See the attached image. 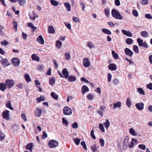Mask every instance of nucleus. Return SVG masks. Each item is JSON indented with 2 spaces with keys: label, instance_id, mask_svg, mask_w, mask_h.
I'll list each match as a JSON object with an SVG mask.
<instances>
[{
  "label": "nucleus",
  "instance_id": "obj_1",
  "mask_svg": "<svg viewBox=\"0 0 152 152\" xmlns=\"http://www.w3.org/2000/svg\"><path fill=\"white\" fill-rule=\"evenodd\" d=\"M111 14L113 17L117 19L122 20L123 18L120 14L116 10L113 9L111 12Z\"/></svg>",
  "mask_w": 152,
  "mask_h": 152
},
{
  "label": "nucleus",
  "instance_id": "obj_2",
  "mask_svg": "<svg viewBox=\"0 0 152 152\" xmlns=\"http://www.w3.org/2000/svg\"><path fill=\"white\" fill-rule=\"evenodd\" d=\"M5 83L6 84L4 83H0V90L2 91H3L6 89V86L10 87V80L7 79L5 81Z\"/></svg>",
  "mask_w": 152,
  "mask_h": 152
},
{
  "label": "nucleus",
  "instance_id": "obj_3",
  "mask_svg": "<svg viewBox=\"0 0 152 152\" xmlns=\"http://www.w3.org/2000/svg\"><path fill=\"white\" fill-rule=\"evenodd\" d=\"M58 141L53 140H50L48 142V145L50 148H56L58 146Z\"/></svg>",
  "mask_w": 152,
  "mask_h": 152
},
{
  "label": "nucleus",
  "instance_id": "obj_4",
  "mask_svg": "<svg viewBox=\"0 0 152 152\" xmlns=\"http://www.w3.org/2000/svg\"><path fill=\"white\" fill-rule=\"evenodd\" d=\"M64 114L66 115H69L72 113V110L68 107H65L63 110Z\"/></svg>",
  "mask_w": 152,
  "mask_h": 152
},
{
  "label": "nucleus",
  "instance_id": "obj_5",
  "mask_svg": "<svg viewBox=\"0 0 152 152\" xmlns=\"http://www.w3.org/2000/svg\"><path fill=\"white\" fill-rule=\"evenodd\" d=\"M137 42L139 46H142L146 48H148V47L147 44L145 42H143V41L142 39L140 38H138Z\"/></svg>",
  "mask_w": 152,
  "mask_h": 152
},
{
  "label": "nucleus",
  "instance_id": "obj_6",
  "mask_svg": "<svg viewBox=\"0 0 152 152\" xmlns=\"http://www.w3.org/2000/svg\"><path fill=\"white\" fill-rule=\"evenodd\" d=\"M11 63L14 66H19L20 61L17 58H14L11 59Z\"/></svg>",
  "mask_w": 152,
  "mask_h": 152
},
{
  "label": "nucleus",
  "instance_id": "obj_7",
  "mask_svg": "<svg viewBox=\"0 0 152 152\" xmlns=\"http://www.w3.org/2000/svg\"><path fill=\"white\" fill-rule=\"evenodd\" d=\"M9 111L7 110H5L2 113L3 118L7 120H9Z\"/></svg>",
  "mask_w": 152,
  "mask_h": 152
},
{
  "label": "nucleus",
  "instance_id": "obj_8",
  "mask_svg": "<svg viewBox=\"0 0 152 152\" xmlns=\"http://www.w3.org/2000/svg\"><path fill=\"white\" fill-rule=\"evenodd\" d=\"M1 62L2 65L4 67H6L9 65V62L6 58H3L1 60Z\"/></svg>",
  "mask_w": 152,
  "mask_h": 152
},
{
  "label": "nucleus",
  "instance_id": "obj_9",
  "mask_svg": "<svg viewBox=\"0 0 152 152\" xmlns=\"http://www.w3.org/2000/svg\"><path fill=\"white\" fill-rule=\"evenodd\" d=\"M83 64L84 66L86 67H88L90 66V62L87 58H86L83 59Z\"/></svg>",
  "mask_w": 152,
  "mask_h": 152
},
{
  "label": "nucleus",
  "instance_id": "obj_10",
  "mask_svg": "<svg viewBox=\"0 0 152 152\" xmlns=\"http://www.w3.org/2000/svg\"><path fill=\"white\" fill-rule=\"evenodd\" d=\"M144 104L142 103H137L135 104L137 108L139 110H142L144 108Z\"/></svg>",
  "mask_w": 152,
  "mask_h": 152
},
{
  "label": "nucleus",
  "instance_id": "obj_11",
  "mask_svg": "<svg viewBox=\"0 0 152 152\" xmlns=\"http://www.w3.org/2000/svg\"><path fill=\"white\" fill-rule=\"evenodd\" d=\"M124 51L126 55L130 57H132L133 55V52L128 48H126L124 50Z\"/></svg>",
  "mask_w": 152,
  "mask_h": 152
},
{
  "label": "nucleus",
  "instance_id": "obj_12",
  "mask_svg": "<svg viewBox=\"0 0 152 152\" xmlns=\"http://www.w3.org/2000/svg\"><path fill=\"white\" fill-rule=\"evenodd\" d=\"M37 41L40 44L43 45L44 43V40L41 35H39L38 36L37 39Z\"/></svg>",
  "mask_w": 152,
  "mask_h": 152
},
{
  "label": "nucleus",
  "instance_id": "obj_13",
  "mask_svg": "<svg viewBox=\"0 0 152 152\" xmlns=\"http://www.w3.org/2000/svg\"><path fill=\"white\" fill-rule=\"evenodd\" d=\"M35 113L36 116L38 117H40L42 113L41 110L38 108H37L35 111Z\"/></svg>",
  "mask_w": 152,
  "mask_h": 152
},
{
  "label": "nucleus",
  "instance_id": "obj_14",
  "mask_svg": "<svg viewBox=\"0 0 152 152\" xmlns=\"http://www.w3.org/2000/svg\"><path fill=\"white\" fill-rule=\"evenodd\" d=\"M109 69L111 70L114 71L115 70L117 69L116 65L114 64H110L108 66Z\"/></svg>",
  "mask_w": 152,
  "mask_h": 152
},
{
  "label": "nucleus",
  "instance_id": "obj_15",
  "mask_svg": "<svg viewBox=\"0 0 152 152\" xmlns=\"http://www.w3.org/2000/svg\"><path fill=\"white\" fill-rule=\"evenodd\" d=\"M89 91L88 88L85 85L83 86L82 88L81 92L83 94H84L86 92Z\"/></svg>",
  "mask_w": 152,
  "mask_h": 152
},
{
  "label": "nucleus",
  "instance_id": "obj_16",
  "mask_svg": "<svg viewBox=\"0 0 152 152\" xmlns=\"http://www.w3.org/2000/svg\"><path fill=\"white\" fill-rule=\"evenodd\" d=\"M122 31L124 34L127 36L129 37H132V33L129 31L122 30Z\"/></svg>",
  "mask_w": 152,
  "mask_h": 152
},
{
  "label": "nucleus",
  "instance_id": "obj_17",
  "mask_svg": "<svg viewBox=\"0 0 152 152\" xmlns=\"http://www.w3.org/2000/svg\"><path fill=\"white\" fill-rule=\"evenodd\" d=\"M62 73L65 78H68V77L69 73L66 69H64L62 71Z\"/></svg>",
  "mask_w": 152,
  "mask_h": 152
},
{
  "label": "nucleus",
  "instance_id": "obj_18",
  "mask_svg": "<svg viewBox=\"0 0 152 152\" xmlns=\"http://www.w3.org/2000/svg\"><path fill=\"white\" fill-rule=\"evenodd\" d=\"M27 25L28 27L31 28L33 32H34L37 29V28L34 26L33 24L31 23H28Z\"/></svg>",
  "mask_w": 152,
  "mask_h": 152
},
{
  "label": "nucleus",
  "instance_id": "obj_19",
  "mask_svg": "<svg viewBox=\"0 0 152 152\" xmlns=\"http://www.w3.org/2000/svg\"><path fill=\"white\" fill-rule=\"evenodd\" d=\"M48 31L49 33L53 34L55 33V29L52 26H50L48 27Z\"/></svg>",
  "mask_w": 152,
  "mask_h": 152
},
{
  "label": "nucleus",
  "instance_id": "obj_20",
  "mask_svg": "<svg viewBox=\"0 0 152 152\" xmlns=\"http://www.w3.org/2000/svg\"><path fill=\"white\" fill-rule=\"evenodd\" d=\"M31 58L33 60L37 61H39V57L35 54H34L31 55Z\"/></svg>",
  "mask_w": 152,
  "mask_h": 152
},
{
  "label": "nucleus",
  "instance_id": "obj_21",
  "mask_svg": "<svg viewBox=\"0 0 152 152\" xmlns=\"http://www.w3.org/2000/svg\"><path fill=\"white\" fill-rule=\"evenodd\" d=\"M121 106V103L120 102H118L116 103L113 104V108L115 109L120 108Z\"/></svg>",
  "mask_w": 152,
  "mask_h": 152
},
{
  "label": "nucleus",
  "instance_id": "obj_22",
  "mask_svg": "<svg viewBox=\"0 0 152 152\" xmlns=\"http://www.w3.org/2000/svg\"><path fill=\"white\" fill-rule=\"evenodd\" d=\"M64 5L67 11L70 12L71 10V5L69 3H65L64 4Z\"/></svg>",
  "mask_w": 152,
  "mask_h": 152
},
{
  "label": "nucleus",
  "instance_id": "obj_23",
  "mask_svg": "<svg viewBox=\"0 0 152 152\" xmlns=\"http://www.w3.org/2000/svg\"><path fill=\"white\" fill-rule=\"evenodd\" d=\"M102 31L103 33L107 34L110 35L111 34V31L109 30L106 28H102Z\"/></svg>",
  "mask_w": 152,
  "mask_h": 152
},
{
  "label": "nucleus",
  "instance_id": "obj_24",
  "mask_svg": "<svg viewBox=\"0 0 152 152\" xmlns=\"http://www.w3.org/2000/svg\"><path fill=\"white\" fill-rule=\"evenodd\" d=\"M104 125L106 129L108 128L110 125V123L108 119H107L106 120V121L104 123Z\"/></svg>",
  "mask_w": 152,
  "mask_h": 152
},
{
  "label": "nucleus",
  "instance_id": "obj_25",
  "mask_svg": "<svg viewBox=\"0 0 152 152\" xmlns=\"http://www.w3.org/2000/svg\"><path fill=\"white\" fill-rule=\"evenodd\" d=\"M99 147L96 145L94 144L91 146V148L93 151V152H96Z\"/></svg>",
  "mask_w": 152,
  "mask_h": 152
},
{
  "label": "nucleus",
  "instance_id": "obj_26",
  "mask_svg": "<svg viewBox=\"0 0 152 152\" xmlns=\"http://www.w3.org/2000/svg\"><path fill=\"white\" fill-rule=\"evenodd\" d=\"M68 77V79L69 81L73 82L76 80V78L74 76L70 75Z\"/></svg>",
  "mask_w": 152,
  "mask_h": 152
},
{
  "label": "nucleus",
  "instance_id": "obj_27",
  "mask_svg": "<svg viewBox=\"0 0 152 152\" xmlns=\"http://www.w3.org/2000/svg\"><path fill=\"white\" fill-rule=\"evenodd\" d=\"M141 35L144 37H148V34L147 32L146 31H143L141 32Z\"/></svg>",
  "mask_w": 152,
  "mask_h": 152
},
{
  "label": "nucleus",
  "instance_id": "obj_28",
  "mask_svg": "<svg viewBox=\"0 0 152 152\" xmlns=\"http://www.w3.org/2000/svg\"><path fill=\"white\" fill-rule=\"evenodd\" d=\"M129 132L133 136H135L137 135L134 130L132 128H131L129 129Z\"/></svg>",
  "mask_w": 152,
  "mask_h": 152
},
{
  "label": "nucleus",
  "instance_id": "obj_29",
  "mask_svg": "<svg viewBox=\"0 0 152 152\" xmlns=\"http://www.w3.org/2000/svg\"><path fill=\"white\" fill-rule=\"evenodd\" d=\"M19 128V126L17 125H13L11 128V129L14 131H17Z\"/></svg>",
  "mask_w": 152,
  "mask_h": 152
},
{
  "label": "nucleus",
  "instance_id": "obj_30",
  "mask_svg": "<svg viewBox=\"0 0 152 152\" xmlns=\"http://www.w3.org/2000/svg\"><path fill=\"white\" fill-rule=\"evenodd\" d=\"M137 91L140 94L143 95H145V93L144 90L141 88H138L137 89Z\"/></svg>",
  "mask_w": 152,
  "mask_h": 152
},
{
  "label": "nucleus",
  "instance_id": "obj_31",
  "mask_svg": "<svg viewBox=\"0 0 152 152\" xmlns=\"http://www.w3.org/2000/svg\"><path fill=\"white\" fill-rule=\"evenodd\" d=\"M87 45L88 47L90 48H93L95 47L94 45L93 44L92 42H88L87 43Z\"/></svg>",
  "mask_w": 152,
  "mask_h": 152
},
{
  "label": "nucleus",
  "instance_id": "obj_32",
  "mask_svg": "<svg viewBox=\"0 0 152 152\" xmlns=\"http://www.w3.org/2000/svg\"><path fill=\"white\" fill-rule=\"evenodd\" d=\"M126 104L128 107H130L131 105V102L130 99L129 98H128L126 101Z\"/></svg>",
  "mask_w": 152,
  "mask_h": 152
},
{
  "label": "nucleus",
  "instance_id": "obj_33",
  "mask_svg": "<svg viewBox=\"0 0 152 152\" xmlns=\"http://www.w3.org/2000/svg\"><path fill=\"white\" fill-rule=\"evenodd\" d=\"M51 4L54 6H56L58 4V3L54 0H50Z\"/></svg>",
  "mask_w": 152,
  "mask_h": 152
},
{
  "label": "nucleus",
  "instance_id": "obj_34",
  "mask_svg": "<svg viewBox=\"0 0 152 152\" xmlns=\"http://www.w3.org/2000/svg\"><path fill=\"white\" fill-rule=\"evenodd\" d=\"M32 144L31 143H28L26 145V148L31 152L32 148Z\"/></svg>",
  "mask_w": 152,
  "mask_h": 152
},
{
  "label": "nucleus",
  "instance_id": "obj_35",
  "mask_svg": "<svg viewBox=\"0 0 152 152\" xmlns=\"http://www.w3.org/2000/svg\"><path fill=\"white\" fill-rule=\"evenodd\" d=\"M25 78L27 82H30L31 79H30L29 75L28 74H26L25 75Z\"/></svg>",
  "mask_w": 152,
  "mask_h": 152
},
{
  "label": "nucleus",
  "instance_id": "obj_36",
  "mask_svg": "<svg viewBox=\"0 0 152 152\" xmlns=\"http://www.w3.org/2000/svg\"><path fill=\"white\" fill-rule=\"evenodd\" d=\"M52 97L55 99H58V95L55 92H53L51 94Z\"/></svg>",
  "mask_w": 152,
  "mask_h": 152
},
{
  "label": "nucleus",
  "instance_id": "obj_37",
  "mask_svg": "<svg viewBox=\"0 0 152 152\" xmlns=\"http://www.w3.org/2000/svg\"><path fill=\"white\" fill-rule=\"evenodd\" d=\"M104 12L105 15L107 17H109L110 14V11L109 9H105L104 10Z\"/></svg>",
  "mask_w": 152,
  "mask_h": 152
},
{
  "label": "nucleus",
  "instance_id": "obj_38",
  "mask_svg": "<svg viewBox=\"0 0 152 152\" xmlns=\"http://www.w3.org/2000/svg\"><path fill=\"white\" fill-rule=\"evenodd\" d=\"M126 43L128 45H131L133 43V40L131 38H127L126 40Z\"/></svg>",
  "mask_w": 152,
  "mask_h": 152
},
{
  "label": "nucleus",
  "instance_id": "obj_39",
  "mask_svg": "<svg viewBox=\"0 0 152 152\" xmlns=\"http://www.w3.org/2000/svg\"><path fill=\"white\" fill-rule=\"evenodd\" d=\"M37 99L38 102H39L41 101H44L45 99L44 97L42 96H41L37 98Z\"/></svg>",
  "mask_w": 152,
  "mask_h": 152
},
{
  "label": "nucleus",
  "instance_id": "obj_40",
  "mask_svg": "<svg viewBox=\"0 0 152 152\" xmlns=\"http://www.w3.org/2000/svg\"><path fill=\"white\" fill-rule=\"evenodd\" d=\"M65 59L68 60H69L71 58V56L69 53H67L65 54Z\"/></svg>",
  "mask_w": 152,
  "mask_h": 152
},
{
  "label": "nucleus",
  "instance_id": "obj_41",
  "mask_svg": "<svg viewBox=\"0 0 152 152\" xmlns=\"http://www.w3.org/2000/svg\"><path fill=\"white\" fill-rule=\"evenodd\" d=\"M13 25L16 31H17V28L18 26V24L15 21V20H14L13 22Z\"/></svg>",
  "mask_w": 152,
  "mask_h": 152
},
{
  "label": "nucleus",
  "instance_id": "obj_42",
  "mask_svg": "<svg viewBox=\"0 0 152 152\" xmlns=\"http://www.w3.org/2000/svg\"><path fill=\"white\" fill-rule=\"evenodd\" d=\"M133 49L134 51L136 53H139V50L138 47L137 46L135 45H134Z\"/></svg>",
  "mask_w": 152,
  "mask_h": 152
},
{
  "label": "nucleus",
  "instance_id": "obj_43",
  "mask_svg": "<svg viewBox=\"0 0 152 152\" xmlns=\"http://www.w3.org/2000/svg\"><path fill=\"white\" fill-rule=\"evenodd\" d=\"M99 126L100 130L102 132H104V129L103 124L102 123L100 124L99 125Z\"/></svg>",
  "mask_w": 152,
  "mask_h": 152
},
{
  "label": "nucleus",
  "instance_id": "obj_44",
  "mask_svg": "<svg viewBox=\"0 0 152 152\" xmlns=\"http://www.w3.org/2000/svg\"><path fill=\"white\" fill-rule=\"evenodd\" d=\"M112 53L114 58L115 59H117L118 58V55L115 53L114 51H112Z\"/></svg>",
  "mask_w": 152,
  "mask_h": 152
},
{
  "label": "nucleus",
  "instance_id": "obj_45",
  "mask_svg": "<svg viewBox=\"0 0 152 152\" xmlns=\"http://www.w3.org/2000/svg\"><path fill=\"white\" fill-rule=\"evenodd\" d=\"M62 44V42L60 41H57L56 42V45L57 47L59 49Z\"/></svg>",
  "mask_w": 152,
  "mask_h": 152
},
{
  "label": "nucleus",
  "instance_id": "obj_46",
  "mask_svg": "<svg viewBox=\"0 0 152 152\" xmlns=\"http://www.w3.org/2000/svg\"><path fill=\"white\" fill-rule=\"evenodd\" d=\"M20 5L21 6L23 5L26 3V0H18Z\"/></svg>",
  "mask_w": 152,
  "mask_h": 152
},
{
  "label": "nucleus",
  "instance_id": "obj_47",
  "mask_svg": "<svg viewBox=\"0 0 152 152\" xmlns=\"http://www.w3.org/2000/svg\"><path fill=\"white\" fill-rule=\"evenodd\" d=\"M113 82L114 85H116L119 83V81L117 78H115L113 80Z\"/></svg>",
  "mask_w": 152,
  "mask_h": 152
},
{
  "label": "nucleus",
  "instance_id": "obj_48",
  "mask_svg": "<svg viewBox=\"0 0 152 152\" xmlns=\"http://www.w3.org/2000/svg\"><path fill=\"white\" fill-rule=\"evenodd\" d=\"M72 126L73 129H76L77 128L78 126L77 123V122H75L72 124Z\"/></svg>",
  "mask_w": 152,
  "mask_h": 152
},
{
  "label": "nucleus",
  "instance_id": "obj_49",
  "mask_svg": "<svg viewBox=\"0 0 152 152\" xmlns=\"http://www.w3.org/2000/svg\"><path fill=\"white\" fill-rule=\"evenodd\" d=\"M55 82V79L54 78L50 79L49 80V83L51 85H53Z\"/></svg>",
  "mask_w": 152,
  "mask_h": 152
},
{
  "label": "nucleus",
  "instance_id": "obj_50",
  "mask_svg": "<svg viewBox=\"0 0 152 152\" xmlns=\"http://www.w3.org/2000/svg\"><path fill=\"white\" fill-rule=\"evenodd\" d=\"M81 80L82 81H84L86 83H90V84L92 85L93 84L91 83H90V82L87 80L85 78L83 77H82L81 78Z\"/></svg>",
  "mask_w": 152,
  "mask_h": 152
},
{
  "label": "nucleus",
  "instance_id": "obj_51",
  "mask_svg": "<svg viewBox=\"0 0 152 152\" xmlns=\"http://www.w3.org/2000/svg\"><path fill=\"white\" fill-rule=\"evenodd\" d=\"M1 43L2 45L5 46L8 45L9 44V42L5 40L1 42Z\"/></svg>",
  "mask_w": 152,
  "mask_h": 152
},
{
  "label": "nucleus",
  "instance_id": "obj_52",
  "mask_svg": "<svg viewBox=\"0 0 152 152\" xmlns=\"http://www.w3.org/2000/svg\"><path fill=\"white\" fill-rule=\"evenodd\" d=\"M74 141L76 144L77 145H78L80 143V140L79 138H76L74 139Z\"/></svg>",
  "mask_w": 152,
  "mask_h": 152
},
{
  "label": "nucleus",
  "instance_id": "obj_53",
  "mask_svg": "<svg viewBox=\"0 0 152 152\" xmlns=\"http://www.w3.org/2000/svg\"><path fill=\"white\" fill-rule=\"evenodd\" d=\"M129 139V138L128 136H125L124 141V143L127 144L128 142Z\"/></svg>",
  "mask_w": 152,
  "mask_h": 152
},
{
  "label": "nucleus",
  "instance_id": "obj_54",
  "mask_svg": "<svg viewBox=\"0 0 152 152\" xmlns=\"http://www.w3.org/2000/svg\"><path fill=\"white\" fill-rule=\"evenodd\" d=\"M133 15L135 17H137L138 15V13L137 11L135 10H133Z\"/></svg>",
  "mask_w": 152,
  "mask_h": 152
},
{
  "label": "nucleus",
  "instance_id": "obj_55",
  "mask_svg": "<svg viewBox=\"0 0 152 152\" xmlns=\"http://www.w3.org/2000/svg\"><path fill=\"white\" fill-rule=\"evenodd\" d=\"M99 142L101 146L103 147L104 146V140L102 139H100Z\"/></svg>",
  "mask_w": 152,
  "mask_h": 152
},
{
  "label": "nucleus",
  "instance_id": "obj_56",
  "mask_svg": "<svg viewBox=\"0 0 152 152\" xmlns=\"http://www.w3.org/2000/svg\"><path fill=\"white\" fill-rule=\"evenodd\" d=\"M94 130L92 129L91 131V137L93 138L94 139H96V137L94 135Z\"/></svg>",
  "mask_w": 152,
  "mask_h": 152
},
{
  "label": "nucleus",
  "instance_id": "obj_57",
  "mask_svg": "<svg viewBox=\"0 0 152 152\" xmlns=\"http://www.w3.org/2000/svg\"><path fill=\"white\" fill-rule=\"evenodd\" d=\"M139 148L142 150H144L146 148V146L144 145L141 144L139 145Z\"/></svg>",
  "mask_w": 152,
  "mask_h": 152
},
{
  "label": "nucleus",
  "instance_id": "obj_58",
  "mask_svg": "<svg viewBox=\"0 0 152 152\" xmlns=\"http://www.w3.org/2000/svg\"><path fill=\"white\" fill-rule=\"evenodd\" d=\"M80 6L82 7V10L83 11H84L85 7V4L81 2H80Z\"/></svg>",
  "mask_w": 152,
  "mask_h": 152
},
{
  "label": "nucleus",
  "instance_id": "obj_59",
  "mask_svg": "<svg viewBox=\"0 0 152 152\" xmlns=\"http://www.w3.org/2000/svg\"><path fill=\"white\" fill-rule=\"evenodd\" d=\"M93 96L91 94H89L87 96V98L88 99L90 100H92L93 98Z\"/></svg>",
  "mask_w": 152,
  "mask_h": 152
},
{
  "label": "nucleus",
  "instance_id": "obj_60",
  "mask_svg": "<svg viewBox=\"0 0 152 152\" xmlns=\"http://www.w3.org/2000/svg\"><path fill=\"white\" fill-rule=\"evenodd\" d=\"M80 144L83 146L84 149L85 150L87 149V147L84 141H82L81 142Z\"/></svg>",
  "mask_w": 152,
  "mask_h": 152
},
{
  "label": "nucleus",
  "instance_id": "obj_61",
  "mask_svg": "<svg viewBox=\"0 0 152 152\" xmlns=\"http://www.w3.org/2000/svg\"><path fill=\"white\" fill-rule=\"evenodd\" d=\"M108 78V81L109 82H110L111 81V78H112V75L110 73H109L108 74L107 76Z\"/></svg>",
  "mask_w": 152,
  "mask_h": 152
},
{
  "label": "nucleus",
  "instance_id": "obj_62",
  "mask_svg": "<svg viewBox=\"0 0 152 152\" xmlns=\"http://www.w3.org/2000/svg\"><path fill=\"white\" fill-rule=\"evenodd\" d=\"M73 20L74 22H79L80 20L78 18L76 17H74L73 18Z\"/></svg>",
  "mask_w": 152,
  "mask_h": 152
},
{
  "label": "nucleus",
  "instance_id": "obj_63",
  "mask_svg": "<svg viewBox=\"0 0 152 152\" xmlns=\"http://www.w3.org/2000/svg\"><path fill=\"white\" fill-rule=\"evenodd\" d=\"M145 17L149 19H151L152 18V16L150 14H146L145 15Z\"/></svg>",
  "mask_w": 152,
  "mask_h": 152
},
{
  "label": "nucleus",
  "instance_id": "obj_64",
  "mask_svg": "<svg viewBox=\"0 0 152 152\" xmlns=\"http://www.w3.org/2000/svg\"><path fill=\"white\" fill-rule=\"evenodd\" d=\"M146 86L148 88L151 90H152V83H151L148 84H147L146 85Z\"/></svg>",
  "mask_w": 152,
  "mask_h": 152
}]
</instances>
